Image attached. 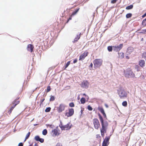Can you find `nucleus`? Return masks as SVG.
I'll return each instance as SVG.
<instances>
[{
	"label": "nucleus",
	"mask_w": 146,
	"mask_h": 146,
	"mask_svg": "<svg viewBox=\"0 0 146 146\" xmlns=\"http://www.w3.org/2000/svg\"><path fill=\"white\" fill-rule=\"evenodd\" d=\"M88 55V52L85 51L80 56L79 60H83Z\"/></svg>",
	"instance_id": "10"
},
{
	"label": "nucleus",
	"mask_w": 146,
	"mask_h": 146,
	"mask_svg": "<svg viewBox=\"0 0 146 146\" xmlns=\"http://www.w3.org/2000/svg\"><path fill=\"white\" fill-rule=\"evenodd\" d=\"M109 143H106L103 142L102 146H108Z\"/></svg>",
	"instance_id": "39"
},
{
	"label": "nucleus",
	"mask_w": 146,
	"mask_h": 146,
	"mask_svg": "<svg viewBox=\"0 0 146 146\" xmlns=\"http://www.w3.org/2000/svg\"><path fill=\"white\" fill-rule=\"evenodd\" d=\"M79 10V9H77L76 10H75V11H74L72 14V15H75L78 12Z\"/></svg>",
	"instance_id": "26"
},
{
	"label": "nucleus",
	"mask_w": 146,
	"mask_h": 146,
	"mask_svg": "<svg viewBox=\"0 0 146 146\" xmlns=\"http://www.w3.org/2000/svg\"><path fill=\"white\" fill-rule=\"evenodd\" d=\"M146 16V13L143 15V17Z\"/></svg>",
	"instance_id": "53"
},
{
	"label": "nucleus",
	"mask_w": 146,
	"mask_h": 146,
	"mask_svg": "<svg viewBox=\"0 0 146 146\" xmlns=\"http://www.w3.org/2000/svg\"><path fill=\"white\" fill-rule=\"evenodd\" d=\"M54 99L55 98L54 96H51L50 99V101H53Z\"/></svg>",
	"instance_id": "33"
},
{
	"label": "nucleus",
	"mask_w": 146,
	"mask_h": 146,
	"mask_svg": "<svg viewBox=\"0 0 146 146\" xmlns=\"http://www.w3.org/2000/svg\"><path fill=\"white\" fill-rule=\"evenodd\" d=\"M19 103V101H17V100H15L14 102H13L12 103L13 104H15V106L18 104Z\"/></svg>",
	"instance_id": "23"
},
{
	"label": "nucleus",
	"mask_w": 146,
	"mask_h": 146,
	"mask_svg": "<svg viewBox=\"0 0 146 146\" xmlns=\"http://www.w3.org/2000/svg\"><path fill=\"white\" fill-rule=\"evenodd\" d=\"M36 125H37V124H34V126Z\"/></svg>",
	"instance_id": "56"
},
{
	"label": "nucleus",
	"mask_w": 146,
	"mask_h": 146,
	"mask_svg": "<svg viewBox=\"0 0 146 146\" xmlns=\"http://www.w3.org/2000/svg\"><path fill=\"white\" fill-rule=\"evenodd\" d=\"M38 141H40V142L41 143H42L44 141V139H43L40 138V139Z\"/></svg>",
	"instance_id": "38"
},
{
	"label": "nucleus",
	"mask_w": 146,
	"mask_h": 146,
	"mask_svg": "<svg viewBox=\"0 0 146 146\" xmlns=\"http://www.w3.org/2000/svg\"><path fill=\"white\" fill-rule=\"evenodd\" d=\"M104 116V117L105 118H106V115L105 113L104 112L102 113Z\"/></svg>",
	"instance_id": "45"
},
{
	"label": "nucleus",
	"mask_w": 146,
	"mask_h": 146,
	"mask_svg": "<svg viewBox=\"0 0 146 146\" xmlns=\"http://www.w3.org/2000/svg\"><path fill=\"white\" fill-rule=\"evenodd\" d=\"M110 139V137H106L105 139L104 140V141H103V142L106 143H109V140Z\"/></svg>",
	"instance_id": "17"
},
{
	"label": "nucleus",
	"mask_w": 146,
	"mask_h": 146,
	"mask_svg": "<svg viewBox=\"0 0 146 146\" xmlns=\"http://www.w3.org/2000/svg\"><path fill=\"white\" fill-rule=\"evenodd\" d=\"M18 146H23V144L22 143H20L19 144Z\"/></svg>",
	"instance_id": "46"
},
{
	"label": "nucleus",
	"mask_w": 146,
	"mask_h": 146,
	"mask_svg": "<svg viewBox=\"0 0 146 146\" xmlns=\"http://www.w3.org/2000/svg\"><path fill=\"white\" fill-rule=\"evenodd\" d=\"M50 90V88L49 86H48L47 88V92H48Z\"/></svg>",
	"instance_id": "40"
},
{
	"label": "nucleus",
	"mask_w": 146,
	"mask_h": 146,
	"mask_svg": "<svg viewBox=\"0 0 146 146\" xmlns=\"http://www.w3.org/2000/svg\"><path fill=\"white\" fill-rule=\"evenodd\" d=\"M140 33L146 34V29L142 30L140 32Z\"/></svg>",
	"instance_id": "35"
},
{
	"label": "nucleus",
	"mask_w": 146,
	"mask_h": 146,
	"mask_svg": "<svg viewBox=\"0 0 146 146\" xmlns=\"http://www.w3.org/2000/svg\"><path fill=\"white\" fill-rule=\"evenodd\" d=\"M98 110L100 111V112L102 113L104 112V110L103 108L101 107H98Z\"/></svg>",
	"instance_id": "20"
},
{
	"label": "nucleus",
	"mask_w": 146,
	"mask_h": 146,
	"mask_svg": "<svg viewBox=\"0 0 146 146\" xmlns=\"http://www.w3.org/2000/svg\"><path fill=\"white\" fill-rule=\"evenodd\" d=\"M117 93L121 99L125 98L127 96V94L123 88H121L117 90Z\"/></svg>",
	"instance_id": "1"
},
{
	"label": "nucleus",
	"mask_w": 146,
	"mask_h": 146,
	"mask_svg": "<svg viewBox=\"0 0 146 146\" xmlns=\"http://www.w3.org/2000/svg\"><path fill=\"white\" fill-rule=\"evenodd\" d=\"M128 55L126 56V58L127 59H129V56H128Z\"/></svg>",
	"instance_id": "49"
},
{
	"label": "nucleus",
	"mask_w": 146,
	"mask_h": 146,
	"mask_svg": "<svg viewBox=\"0 0 146 146\" xmlns=\"http://www.w3.org/2000/svg\"><path fill=\"white\" fill-rule=\"evenodd\" d=\"M52 136H55L56 135H57L58 131L56 129H54L52 131Z\"/></svg>",
	"instance_id": "16"
},
{
	"label": "nucleus",
	"mask_w": 146,
	"mask_h": 146,
	"mask_svg": "<svg viewBox=\"0 0 146 146\" xmlns=\"http://www.w3.org/2000/svg\"><path fill=\"white\" fill-rule=\"evenodd\" d=\"M118 56L119 58H123L124 57V54L123 52L118 53Z\"/></svg>",
	"instance_id": "18"
},
{
	"label": "nucleus",
	"mask_w": 146,
	"mask_h": 146,
	"mask_svg": "<svg viewBox=\"0 0 146 146\" xmlns=\"http://www.w3.org/2000/svg\"><path fill=\"white\" fill-rule=\"evenodd\" d=\"M88 109L90 111H92V107L90 105L88 106Z\"/></svg>",
	"instance_id": "36"
},
{
	"label": "nucleus",
	"mask_w": 146,
	"mask_h": 146,
	"mask_svg": "<svg viewBox=\"0 0 146 146\" xmlns=\"http://www.w3.org/2000/svg\"><path fill=\"white\" fill-rule=\"evenodd\" d=\"M98 116L100 121L101 123L102 127H108V123L107 121H104L103 118L100 114H98Z\"/></svg>",
	"instance_id": "4"
},
{
	"label": "nucleus",
	"mask_w": 146,
	"mask_h": 146,
	"mask_svg": "<svg viewBox=\"0 0 146 146\" xmlns=\"http://www.w3.org/2000/svg\"><path fill=\"white\" fill-rule=\"evenodd\" d=\"M123 44H121L118 46H113V50L116 52L119 51L122 48Z\"/></svg>",
	"instance_id": "5"
},
{
	"label": "nucleus",
	"mask_w": 146,
	"mask_h": 146,
	"mask_svg": "<svg viewBox=\"0 0 146 146\" xmlns=\"http://www.w3.org/2000/svg\"><path fill=\"white\" fill-rule=\"evenodd\" d=\"M135 68L136 69H137V71H139V69L140 68L137 65H136L135 66Z\"/></svg>",
	"instance_id": "41"
},
{
	"label": "nucleus",
	"mask_w": 146,
	"mask_h": 146,
	"mask_svg": "<svg viewBox=\"0 0 146 146\" xmlns=\"http://www.w3.org/2000/svg\"><path fill=\"white\" fill-rule=\"evenodd\" d=\"M56 146H60V143H57L56 145Z\"/></svg>",
	"instance_id": "50"
},
{
	"label": "nucleus",
	"mask_w": 146,
	"mask_h": 146,
	"mask_svg": "<svg viewBox=\"0 0 146 146\" xmlns=\"http://www.w3.org/2000/svg\"><path fill=\"white\" fill-rule=\"evenodd\" d=\"M77 61V60L76 59H74V60L73 61V63H76Z\"/></svg>",
	"instance_id": "47"
},
{
	"label": "nucleus",
	"mask_w": 146,
	"mask_h": 146,
	"mask_svg": "<svg viewBox=\"0 0 146 146\" xmlns=\"http://www.w3.org/2000/svg\"><path fill=\"white\" fill-rule=\"evenodd\" d=\"M93 123L95 128L96 129H98L100 126V124L98 119H93Z\"/></svg>",
	"instance_id": "6"
},
{
	"label": "nucleus",
	"mask_w": 146,
	"mask_h": 146,
	"mask_svg": "<svg viewBox=\"0 0 146 146\" xmlns=\"http://www.w3.org/2000/svg\"><path fill=\"white\" fill-rule=\"evenodd\" d=\"M145 62L143 60H141L139 62V64L141 67H143L145 66Z\"/></svg>",
	"instance_id": "15"
},
{
	"label": "nucleus",
	"mask_w": 146,
	"mask_h": 146,
	"mask_svg": "<svg viewBox=\"0 0 146 146\" xmlns=\"http://www.w3.org/2000/svg\"><path fill=\"white\" fill-rule=\"evenodd\" d=\"M40 137L38 136H36L35 137V139L37 141H38L40 139Z\"/></svg>",
	"instance_id": "31"
},
{
	"label": "nucleus",
	"mask_w": 146,
	"mask_h": 146,
	"mask_svg": "<svg viewBox=\"0 0 146 146\" xmlns=\"http://www.w3.org/2000/svg\"><path fill=\"white\" fill-rule=\"evenodd\" d=\"M107 128L108 127H102L101 128L100 131L101 135L102 137H104V133H106Z\"/></svg>",
	"instance_id": "7"
},
{
	"label": "nucleus",
	"mask_w": 146,
	"mask_h": 146,
	"mask_svg": "<svg viewBox=\"0 0 146 146\" xmlns=\"http://www.w3.org/2000/svg\"><path fill=\"white\" fill-rule=\"evenodd\" d=\"M71 19H72L71 17H70L69 18V20H71Z\"/></svg>",
	"instance_id": "54"
},
{
	"label": "nucleus",
	"mask_w": 146,
	"mask_h": 146,
	"mask_svg": "<svg viewBox=\"0 0 146 146\" xmlns=\"http://www.w3.org/2000/svg\"><path fill=\"white\" fill-rule=\"evenodd\" d=\"M83 111V110L82 109L81 110V115L82 114V112Z\"/></svg>",
	"instance_id": "51"
},
{
	"label": "nucleus",
	"mask_w": 146,
	"mask_h": 146,
	"mask_svg": "<svg viewBox=\"0 0 146 146\" xmlns=\"http://www.w3.org/2000/svg\"><path fill=\"white\" fill-rule=\"evenodd\" d=\"M47 131L46 129H44L42 131V134L44 135H46L47 134Z\"/></svg>",
	"instance_id": "28"
},
{
	"label": "nucleus",
	"mask_w": 146,
	"mask_h": 146,
	"mask_svg": "<svg viewBox=\"0 0 146 146\" xmlns=\"http://www.w3.org/2000/svg\"><path fill=\"white\" fill-rule=\"evenodd\" d=\"M80 38V36H79L78 35L77 36V37L75 38L72 41L74 43L77 42Z\"/></svg>",
	"instance_id": "19"
},
{
	"label": "nucleus",
	"mask_w": 146,
	"mask_h": 146,
	"mask_svg": "<svg viewBox=\"0 0 146 146\" xmlns=\"http://www.w3.org/2000/svg\"><path fill=\"white\" fill-rule=\"evenodd\" d=\"M30 132H29L26 135V137H25V139L24 140V141H25L29 137V136H30Z\"/></svg>",
	"instance_id": "22"
},
{
	"label": "nucleus",
	"mask_w": 146,
	"mask_h": 146,
	"mask_svg": "<svg viewBox=\"0 0 146 146\" xmlns=\"http://www.w3.org/2000/svg\"><path fill=\"white\" fill-rule=\"evenodd\" d=\"M65 106L62 104H61L60 105L58 109V111L59 112H62L65 109Z\"/></svg>",
	"instance_id": "13"
},
{
	"label": "nucleus",
	"mask_w": 146,
	"mask_h": 146,
	"mask_svg": "<svg viewBox=\"0 0 146 146\" xmlns=\"http://www.w3.org/2000/svg\"><path fill=\"white\" fill-rule=\"evenodd\" d=\"M44 99H42V100H41V103L43 102L44 101Z\"/></svg>",
	"instance_id": "52"
},
{
	"label": "nucleus",
	"mask_w": 146,
	"mask_h": 146,
	"mask_svg": "<svg viewBox=\"0 0 146 146\" xmlns=\"http://www.w3.org/2000/svg\"><path fill=\"white\" fill-rule=\"evenodd\" d=\"M108 50L109 52H111L112 51V50H113V46H109L108 47Z\"/></svg>",
	"instance_id": "24"
},
{
	"label": "nucleus",
	"mask_w": 146,
	"mask_h": 146,
	"mask_svg": "<svg viewBox=\"0 0 146 146\" xmlns=\"http://www.w3.org/2000/svg\"><path fill=\"white\" fill-rule=\"evenodd\" d=\"M104 116V117L105 118H106V115L105 113L104 112L102 113Z\"/></svg>",
	"instance_id": "44"
},
{
	"label": "nucleus",
	"mask_w": 146,
	"mask_h": 146,
	"mask_svg": "<svg viewBox=\"0 0 146 146\" xmlns=\"http://www.w3.org/2000/svg\"><path fill=\"white\" fill-rule=\"evenodd\" d=\"M74 110L72 108L70 109L69 110L68 112H66V115L68 117L72 116L74 114Z\"/></svg>",
	"instance_id": "8"
},
{
	"label": "nucleus",
	"mask_w": 146,
	"mask_h": 146,
	"mask_svg": "<svg viewBox=\"0 0 146 146\" xmlns=\"http://www.w3.org/2000/svg\"><path fill=\"white\" fill-rule=\"evenodd\" d=\"M51 108L50 107L47 108L45 110L46 112H48L50 110Z\"/></svg>",
	"instance_id": "32"
},
{
	"label": "nucleus",
	"mask_w": 146,
	"mask_h": 146,
	"mask_svg": "<svg viewBox=\"0 0 146 146\" xmlns=\"http://www.w3.org/2000/svg\"><path fill=\"white\" fill-rule=\"evenodd\" d=\"M143 38H142V40H143Z\"/></svg>",
	"instance_id": "58"
},
{
	"label": "nucleus",
	"mask_w": 146,
	"mask_h": 146,
	"mask_svg": "<svg viewBox=\"0 0 146 146\" xmlns=\"http://www.w3.org/2000/svg\"><path fill=\"white\" fill-rule=\"evenodd\" d=\"M102 60L100 59L95 60L94 61V64L95 68H97L100 66L102 64Z\"/></svg>",
	"instance_id": "2"
},
{
	"label": "nucleus",
	"mask_w": 146,
	"mask_h": 146,
	"mask_svg": "<svg viewBox=\"0 0 146 146\" xmlns=\"http://www.w3.org/2000/svg\"><path fill=\"white\" fill-rule=\"evenodd\" d=\"M133 50L134 48H133L131 47H129L127 48V50L126 53V55H130Z\"/></svg>",
	"instance_id": "9"
},
{
	"label": "nucleus",
	"mask_w": 146,
	"mask_h": 146,
	"mask_svg": "<svg viewBox=\"0 0 146 146\" xmlns=\"http://www.w3.org/2000/svg\"><path fill=\"white\" fill-rule=\"evenodd\" d=\"M15 106H12L11 107V108H10L9 112H10V113H11L12 110H13V109L15 108Z\"/></svg>",
	"instance_id": "42"
},
{
	"label": "nucleus",
	"mask_w": 146,
	"mask_h": 146,
	"mask_svg": "<svg viewBox=\"0 0 146 146\" xmlns=\"http://www.w3.org/2000/svg\"><path fill=\"white\" fill-rule=\"evenodd\" d=\"M122 105L123 106H126L127 105V102L126 101H125L123 102H122Z\"/></svg>",
	"instance_id": "30"
},
{
	"label": "nucleus",
	"mask_w": 146,
	"mask_h": 146,
	"mask_svg": "<svg viewBox=\"0 0 146 146\" xmlns=\"http://www.w3.org/2000/svg\"><path fill=\"white\" fill-rule=\"evenodd\" d=\"M133 7V5H131L127 7L126 8V9L127 10H129L131 9Z\"/></svg>",
	"instance_id": "21"
},
{
	"label": "nucleus",
	"mask_w": 146,
	"mask_h": 146,
	"mask_svg": "<svg viewBox=\"0 0 146 146\" xmlns=\"http://www.w3.org/2000/svg\"><path fill=\"white\" fill-rule=\"evenodd\" d=\"M69 125L70 123H68L65 125L62 126H60V127H61L62 130H67L68 129H69L71 127V126H70Z\"/></svg>",
	"instance_id": "11"
},
{
	"label": "nucleus",
	"mask_w": 146,
	"mask_h": 146,
	"mask_svg": "<svg viewBox=\"0 0 146 146\" xmlns=\"http://www.w3.org/2000/svg\"><path fill=\"white\" fill-rule=\"evenodd\" d=\"M125 76L126 77H134L135 76V74L131 70H128L125 72Z\"/></svg>",
	"instance_id": "3"
},
{
	"label": "nucleus",
	"mask_w": 146,
	"mask_h": 146,
	"mask_svg": "<svg viewBox=\"0 0 146 146\" xmlns=\"http://www.w3.org/2000/svg\"><path fill=\"white\" fill-rule=\"evenodd\" d=\"M131 16H132L131 14L130 13H129L127 14L126 15V17L127 18H129L130 17H131Z\"/></svg>",
	"instance_id": "29"
},
{
	"label": "nucleus",
	"mask_w": 146,
	"mask_h": 146,
	"mask_svg": "<svg viewBox=\"0 0 146 146\" xmlns=\"http://www.w3.org/2000/svg\"><path fill=\"white\" fill-rule=\"evenodd\" d=\"M70 64V61H68L66 64L65 66V68H67L68 66Z\"/></svg>",
	"instance_id": "34"
},
{
	"label": "nucleus",
	"mask_w": 146,
	"mask_h": 146,
	"mask_svg": "<svg viewBox=\"0 0 146 146\" xmlns=\"http://www.w3.org/2000/svg\"><path fill=\"white\" fill-rule=\"evenodd\" d=\"M105 106L106 107L108 108V106L107 105H106Z\"/></svg>",
	"instance_id": "55"
},
{
	"label": "nucleus",
	"mask_w": 146,
	"mask_h": 146,
	"mask_svg": "<svg viewBox=\"0 0 146 146\" xmlns=\"http://www.w3.org/2000/svg\"><path fill=\"white\" fill-rule=\"evenodd\" d=\"M34 47L33 45L31 44H29L28 45L27 49V50L31 52H32L33 50Z\"/></svg>",
	"instance_id": "14"
},
{
	"label": "nucleus",
	"mask_w": 146,
	"mask_h": 146,
	"mask_svg": "<svg viewBox=\"0 0 146 146\" xmlns=\"http://www.w3.org/2000/svg\"><path fill=\"white\" fill-rule=\"evenodd\" d=\"M142 25L144 26H146V18L144 19L142 22Z\"/></svg>",
	"instance_id": "27"
},
{
	"label": "nucleus",
	"mask_w": 146,
	"mask_h": 146,
	"mask_svg": "<svg viewBox=\"0 0 146 146\" xmlns=\"http://www.w3.org/2000/svg\"><path fill=\"white\" fill-rule=\"evenodd\" d=\"M117 0H112L111 1V3H112L113 4L116 3Z\"/></svg>",
	"instance_id": "43"
},
{
	"label": "nucleus",
	"mask_w": 146,
	"mask_h": 146,
	"mask_svg": "<svg viewBox=\"0 0 146 146\" xmlns=\"http://www.w3.org/2000/svg\"><path fill=\"white\" fill-rule=\"evenodd\" d=\"M90 67H92V66H93V64L92 63H91L90 65Z\"/></svg>",
	"instance_id": "48"
},
{
	"label": "nucleus",
	"mask_w": 146,
	"mask_h": 146,
	"mask_svg": "<svg viewBox=\"0 0 146 146\" xmlns=\"http://www.w3.org/2000/svg\"><path fill=\"white\" fill-rule=\"evenodd\" d=\"M80 101L82 104H84L85 102V98H82L80 100Z\"/></svg>",
	"instance_id": "25"
},
{
	"label": "nucleus",
	"mask_w": 146,
	"mask_h": 146,
	"mask_svg": "<svg viewBox=\"0 0 146 146\" xmlns=\"http://www.w3.org/2000/svg\"><path fill=\"white\" fill-rule=\"evenodd\" d=\"M89 83L87 81H84L81 84L82 87L83 88H87L88 87Z\"/></svg>",
	"instance_id": "12"
},
{
	"label": "nucleus",
	"mask_w": 146,
	"mask_h": 146,
	"mask_svg": "<svg viewBox=\"0 0 146 146\" xmlns=\"http://www.w3.org/2000/svg\"><path fill=\"white\" fill-rule=\"evenodd\" d=\"M69 105L70 107H74V104L72 102L70 103Z\"/></svg>",
	"instance_id": "37"
},
{
	"label": "nucleus",
	"mask_w": 146,
	"mask_h": 146,
	"mask_svg": "<svg viewBox=\"0 0 146 146\" xmlns=\"http://www.w3.org/2000/svg\"><path fill=\"white\" fill-rule=\"evenodd\" d=\"M83 95H86V94H83Z\"/></svg>",
	"instance_id": "57"
}]
</instances>
